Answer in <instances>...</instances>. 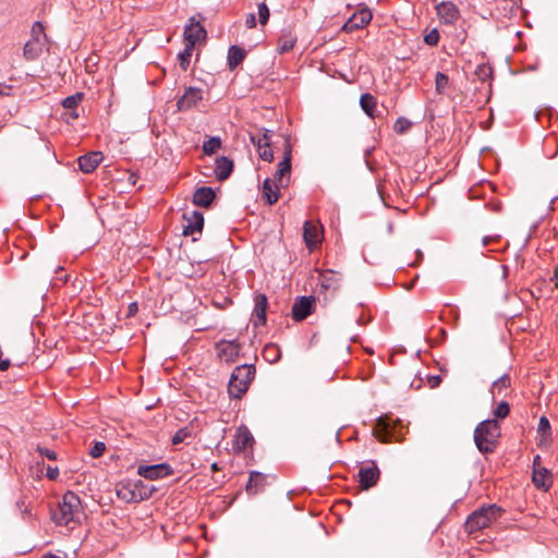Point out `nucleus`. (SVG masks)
<instances>
[{"label": "nucleus", "instance_id": "nucleus-39", "mask_svg": "<svg viewBox=\"0 0 558 558\" xmlns=\"http://www.w3.org/2000/svg\"><path fill=\"white\" fill-rule=\"evenodd\" d=\"M449 77L442 72H437L435 77V88L438 94H444L448 87Z\"/></svg>", "mask_w": 558, "mask_h": 558}, {"label": "nucleus", "instance_id": "nucleus-21", "mask_svg": "<svg viewBox=\"0 0 558 558\" xmlns=\"http://www.w3.org/2000/svg\"><path fill=\"white\" fill-rule=\"evenodd\" d=\"M267 485L266 475L258 471H251L246 484V492L250 495H257L265 489Z\"/></svg>", "mask_w": 558, "mask_h": 558}, {"label": "nucleus", "instance_id": "nucleus-29", "mask_svg": "<svg viewBox=\"0 0 558 558\" xmlns=\"http://www.w3.org/2000/svg\"><path fill=\"white\" fill-rule=\"evenodd\" d=\"M360 106L368 117H371V118L375 117L377 100L373 95H371L368 93L362 94V96L360 98Z\"/></svg>", "mask_w": 558, "mask_h": 558}, {"label": "nucleus", "instance_id": "nucleus-4", "mask_svg": "<svg viewBox=\"0 0 558 558\" xmlns=\"http://www.w3.org/2000/svg\"><path fill=\"white\" fill-rule=\"evenodd\" d=\"M255 376V366L253 364H243L236 366L230 377L228 391L231 398L241 399L247 391L251 381Z\"/></svg>", "mask_w": 558, "mask_h": 558}, {"label": "nucleus", "instance_id": "nucleus-55", "mask_svg": "<svg viewBox=\"0 0 558 558\" xmlns=\"http://www.w3.org/2000/svg\"><path fill=\"white\" fill-rule=\"evenodd\" d=\"M287 174L283 172H280L279 169L274 174V178L271 180H275L279 185H283V180Z\"/></svg>", "mask_w": 558, "mask_h": 558}, {"label": "nucleus", "instance_id": "nucleus-19", "mask_svg": "<svg viewBox=\"0 0 558 558\" xmlns=\"http://www.w3.org/2000/svg\"><path fill=\"white\" fill-rule=\"evenodd\" d=\"M253 444L254 437L250 429L247 428V426H239L233 439V449L236 451H244L247 448L252 447Z\"/></svg>", "mask_w": 558, "mask_h": 558}, {"label": "nucleus", "instance_id": "nucleus-52", "mask_svg": "<svg viewBox=\"0 0 558 558\" xmlns=\"http://www.w3.org/2000/svg\"><path fill=\"white\" fill-rule=\"evenodd\" d=\"M46 476L51 480V481H54L58 478L59 476V469L57 466H48L47 468V473H46Z\"/></svg>", "mask_w": 558, "mask_h": 558}, {"label": "nucleus", "instance_id": "nucleus-34", "mask_svg": "<svg viewBox=\"0 0 558 558\" xmlns=\"http://www.w3.org/2000/svg\"><path fill=\"white\" fill-rule=\"evenodd\" d=\"M291 159H292L291 146H290L289 142L287 141L286 147H284L283 159L278 163L277 169H279L280 172L289 174L291 172Z\"/></svg>", "mask_w": 558, "mask_h": 558}, {"label": "nucleus", "instance_id": "nucleus-49", "mask_svg": "<svg viewBox=\"0 0 558 558\" xmlns=\"http://www.w3.org/2000/svg\"><path fill=\"white\" fill-rule=\"evenodd\" d=\"M16 508L21 512L22 518L31 515V508L28 505H26L24 499L16 501Z\"/></svg>", "mask_w": 558, "mask_h": 558}, {"label": "nucleus", "instance_id": "nucleus-51", "mask_svg": "<svg viewBox=\"0 0 558 558\" xmlns=\"http://www.w3.org/2000/svg\"><path fill=\"white\" fill-rule=\"evenodd\" d=\"M2 356L3 351L2 348L0 347V372H5L11 366V361L9 359H2Z\"/></svg>", "mask_w": 558, "mask_h": 558}, {"label": "nucleus", "instance_id": "nucleus-47", "mask_svg": "<svg viewBox=\"0 0 558 558\" xmlns=\"http://www.w3.org/2000/svg\"><path fill=\"white\" fill-rule=\"evenodd\" d=\"M190 432L187 430V428H181L179 429L172 437V444L173 445H179L181 442H183L189 436H190Z\"/></svg>", "mask_w": 558, "mask_h": 558}, {"label": "nucleus", "instance_id": "nucleus-38", "mask_svg": "<svg viewBox=\"0 0 558 558\" xmlns=\"http://www.w3.org/2000/svg\"><path fill=\"white\" fill-rule=\"evenodd\" d=\"M136 484V493L141 496L143 495V500H147L151 497L153 493L156 490L155 487L145 484L142 480L134 481Z\"/></svg>", "mask_w": 558, "mask_h": 558}, {"label": "nucleus", "instance_id": "nucleus-18", "mask_svg": "<svg viewBox=\"0 0 558 558\" xmlns=\"http://www.w3.org/2000/svg\"><path fill=\"white\" fill-rule=\"evenodd\" d=\"M303 239L306 246L312 251L320 242L322 227L312 221H305L303 225Z\"/></svg>", "mask_w": 558, "mask_h": 558}, {"label": "nucleus", "instance_id": "nucleus-57", "mask_svg": "<svg viewBox=\"0 0 558 558\" xmlns=\"http://www.w3.org/2000/svg\"><path fill=\"white\" fill-rule=\"evenodd\" d=\"M488 206H489L490 210H493L495 213L501 211V203L500 202L489 203Z\"/></svg>", "mask_w": 558, "mask_h": 558}, {"label": "nucleus", "instance_id": "nucleus-37", "mask_svg": "<svg viewBox=\"0 0 558 558\" xmlns=\"http://www.w3.org/2000/svg\"><path fill=\"white\" fill-rule=\"evenodd\" d=\"M193 49H194V47L185 44L184 50L181 51L178 56L180 66L183 71H186L191 63V57H192Z\"/></svg>", "mask_w": 558, "mask_h": 558}, {"label": "nucleus", "instance_id": "nucleus-43", "mask_svg": "<svg viewBox=\"0 0 558 558\" xmlns=\"http://www.w3.org/2000/svg\"><path fill=\"white\" fill-rule=\"evenodd\" d=\"M257 9L259 23L265 25L269 20V9L265 2L258 3Z\"/></svg>", "mask_w": 558, "mask_h": 558}, {"label": "nucleus", "instance_id": "nucleus-28", "mask_svg": "<svg viewBox=\"0 0 558 558\" xmlns=\"http://www.w3.org/2000/svg\"><path fill=\"white\" fill-rule=\"evenodd\" d=\"M84 98V94L81 93V92H77L71 96H68L65 97L63 100H62V106L65 108V109H69L71 110L70 112V116L73 118V119H77L78 118V113L76 111V108L78 107V105L81 104V101L83 100Z\"/></svg>", "mask_w": 558, "mask_h": 558}, {"label": "nucleus", "instance_id": "nucleus-24", "mask_svg": "<svg viewBox=\"0 0 558 558\" xmlns=\"http://www.w3.org/2000/svg\"><path fill=\"white\" fill-rule=\"evenodd\" d=\"M215 191L211 187H197L193 194V203L199 207H209L215 198Z\"/></svg>", "mask_w": 558, "mask_h": 558}, {"label": "nucleus", "instance_id": "nucleus-30", "mask_svg": "<svg viewBox=\"0 0 558 558\" xmlns=\"http://www.w3.org/2000/svg\"><path fill=\"white\" fill-rule=\"evenodd\" d=\"M264 359L270 363H277L281 359V350L276 343H268L263 349Z\"/></svg>", "mask_w": 558, "mask_h": 558}, {"label": "nucleus", "instance_id": "nucleus-48", "mask_svg": "<svg viewBox=\"0 0 558 558\" xmlns=\"http://www.w3.org/2000/svg\"><path fill=\"white\" fill-rule=\"evenodd\" d=\"M37 452L41 456V457H46L47 459L49 460H57V453L56 451L51 450V449H48V448H45V447H40V446H37Z\"/></svg>", "mask_w": 558, "mask_h": 558}, {"label": "nucleus", "instance_id": "nucleus-10", "mask_svg": "<svg viewBox=\"0 0 558 558\" xmlns=\"http://www.w3.org/2000/svg\"><path fill=\"white\" fill-rule=\"evenodd\" d=\"M315 303L316 300L312 295L296 298L292 305V318L295 322L304 320L314 312Z\"/></svg>", "mask_w": 558, "mask_h": 558}, {"label": "nucleus", "instance_id": "nucleus-50", "mask_svg": "<svg viewBox=\"0 0 558 558\" xmlns=\"http://www.w3.org/2000/svg\"><path fill=\"white\" fill-rule=\"evenodd\" d=\"M550 430V424L547 417L542 416L538 423V432L545 434Z\"/></svg>", "mask_w": 558, "mask_h": 558}, {"label": "nucleus", "instance_id": "nucleus-12", "mask_svg": "<svg viewBox=\"0 0 558 558\" xmlns=\"http://www.w3.org/2000/svg\"><path fill=\"white\" fill-rule=\"evenodd\" d=\"M373 14L369 9L363 8L353 13L351 17L342 25V31L352 33L365 27L372 21Z\"/></svg>", "mask_w": 558, "mask_h": 558}, {"label": "nucleus", "instance_id": "nucleus-45", "mask_svg": "<svg viewBox=\"0 0 558 558\" xmlns=\"http://www.w3.org/2000/svg\"><path fill=\"white\" fill-rule=\"evenodd\" d=\"M439 32L436 28H434L425 35L424 43L428 46H436L439 43Z\"/></svg>", "mask_w": 558, "mask_h": 558}, {"label": "nucleus", "instance_id": "nucleus-15", "mask_svg": "<svg viewBox=\"0 0 558 558\" xmlns=\"http://www.w3.org/2000/svg\"><path fill=\"white\" fill-rule=\"evenodd\" d=\"M436 13L442 24H453L460 15L458 7L451 1H441L436 5Z\"/></svg>", "mask_w": 558, "mask_h": 558}, {"label": "nucleus", "instance_id": "nucleus-17", "mask_svg": "<svg viewBox=\"0 0 558 558\" xmlns=\"http://www.w3.org/2000/svg\"><path fill=\"white\" fill-rule=\"evenodd\" d=\"M203 99V90L197 87H189L178 99L177 106L180 111H185L196 106Z\"/></svg>", "mask_w": 558, "mask_h": 558}, {"label": "nucleus", "instance_id": "nucleus-11", "mask_svg": "<svg viewBox=\"0 0 558 558\" xmlns=\"http://www.w3.org/2000/svg\"><path fill=\"white\" fill-rule=\"evenodd\" d=\"M218 357L226 363H233L240 354L241 344L236 340H220L216 343Z\"/></svg>", "mask_w": 558, "mask_h": 558}, {"label": "nucleus", "instance_id": "nucleus-54", "mask_svg": "<svg viewBox=\"0 0 558 558\" xmlns=\"http://www.w3.org/2000/svg\"><path fill=\"white\" fill-rule=\"evenodd\" d=\"M500 239V235H486L482 239L483 246H487L493 242H496Z\"/></svg>", "mask_w": 558, "mask_h": 558}, {"label": "nucleus", "instance_id": "nucleus-5", "mask_svg": "<svg viewBox=\"0 0 558 558\" xmlns=\"http://www.w3.org/2000/svg\"><path fill=\"white\" fill-rule=\"evenodd\" d=\"M398 428H401L399 421L383 416L376 421L373 427V435L381 442L401 441L402 435Z\"/></svg>", "mask_w": 558, "mask_h": 558}, {"label": "nucleus", "instance_id": "nucleus-46", "mask_svg": "<svg viewBox=\"0 0 558 558\" xmlns=\"http://www.w3.org/2000/svg\"><path fill=\"white\" fill-rule=\"evenodd\" d=\"M106 451V445L102 441H96L94 446L89 450V454L93 458H99L101 457Z\"/></svg>", "mask_w": 558, "mask_h": 558}, {"label": "nucleus", "instance_id": "nucleus-41", "mask_svg": "<svg viewBox=\"0 0 558 558\" xmlns=\"http://www.w3.org/2000/svg\"><path fill=\"white\" fill-rule=\"evenodd\" d=\"M509 412H510L509 403L506 401H501L495 408L494 415L496 418L502 420L509 415Z\"/></svg>", "mask_w": 558, "mask_h": 558}, {"label": "nucleus", "instance_id": "nucleus-53", "mask_svg": "<svg viewBox=\"0 0 558 558\" xmlns=\"http://www.w3.org/2000/svg\"><path fill=\"white\" fill-rule=\"evenodd\" d=\"M245 25L247 28H254L256 26V17L254 13L246 15Z\"/></svg>", "mask_w": 558, "mask_h": 558}, {"label": "nucleus", "instance_id": "nucleus-9", "mask_svg": "<svg viewBox=\"0 0 558 558\" xmlns=\"http://www.w3.org/2000/svg\"><path fill=\"white\" fill-rule=\"evenodd\" d=\"M207 32L199 21L195 16L190 17L189 23L184 28V43L189 46L195 47V45L202 40H205Z\"/></svg>", "mask_w": 558, "mask_h": 558}, {"label": "nucleus", "instance_id": "nucleus-22", "mask_svg": "<svg viewBox=\"0 0 558 558\" xmlns=\"http://www.w3.org/2000/svg\"><path fill=\"white\" fill-rule=\"evenodd\" d=\"M47 46L46 43H43L38 39H29L25 43L24 47H23V57L25 60L27 61H34V60H37L45 47Z\"/></svg>", "mask_w": 558, "mask_h": 558}, {"label": "nucleus", "instance_id": "nucleus-60", "mask_svg": "<svg viewBox=\"0 0 558 558\" xmlns=\"http://www.w3.org/2000/svg\"><path fill=\"white\" fill-rule=\"evenodd\" d=\"M43 558H60V557L54 554L49 553V554L44 555Z\"/></svg>", "mask_w": 558, "mask_h": 558}, {"label": "nucleus", "instance_id": "nucleus-25", "mask_svg": "<svg viewBox=\"0 0 558 558\" xmlns=\"http://www.w3.org/2000/svg\"><path fill=\"white\" fill-rule=\"evenodd\" d=\"M233 161L225 156L216 159L215 175L218 181L227 180L233 171Z\"/></svg>", "mask_w": 558, "mask_h": 558}, {"label": "nucleus", "instance_id": "nucleus-36", "mask_svg": "<svg viewBox=\"0 0 558 558\" xmlns=\"http://www.w3.org/2000/svg\"><path fill=\"white\" fill-rule=\"evenodd\" d=\"M31 39H38L43 43L48 44V37L45 33V27L41 22L37 21L33 24L31 29Z\"/></svg>", "mask_w": 558, "mask_h": 558}, {"label": "nucleus", "instance_id": "nucleus-14", "mask_svg": "<svg viewBox=\"0 0 558 558\" xmlns=\"http://www.w3.org/2000/svg\"><path fill=\"white\" fill-rule=\"evenodd\" d=\"M268 306L267 296L263 293L254 298V310L251 317V323L255 328L266 324V312Z\"/></svg>", "mask_w": 558, "mask_h": 558}, {"label": "nucleus", "instance_id": "nucleus-56", "mask_svg": "<svg viewBox=\"0 0 558 558\" xmlns=\"http://www.w3.org/2000/svg\"><path fill=\"white\" fill-rule=\"evenodd\" d=\"M440 381H441L440 376H432L428 378V383L432 388L438 386Z\"/></svg>", "mask_w": 558, "mask_h": 558}, {"label": "nucleus", "instance_id": "nucleus-44", "mask_svg": "<svg viewBox=\"0 0 558 558\" xmlns=\"http://www.w3.org/2000/svg\"><path fill=\"white\" fill-rule=\"evenodd\" d=\"M475 73L478 76V78L484 82L492 76L493 70L490 66L482 63L477 66Z\"/></svg>", "mask_w": 558, "mask_h": 558}, {"label": "nucleus", "instance_id": "nucleus-1", "mask_svg": "<svg viewBox=\"0 0 558 558\" xmlns=\"http://www.w3.org/2000/svg\"><path fill=\"white\" fill-rule=\"evenodd\" d=\"M500 434L497 420L488 418L481 422L474 429V442L478 451L483 454L494 452Z\"/></svg>", "mask_w": 558, "mask_h": 558}, {"label": "nucleus", "instance_id": "nucleus-31", "mask_svg": "<svg viewBox=\"0 0 558 558\" xmlns=\"http://www.w3.org/2000/svg\"><path fill=\"white\" fill-rule=\"evenodd\" d=\"M251 142L256 147V149H259V147H264V143L268 142L270 143L271 140V131L263 129L262 133H252L250 135Z\"/></svg>", "mask_w": 558, "mask_h": 558}, {"label": "nucleus", "instance_id": "nucleus-7", "mask_svg": "<svg viewBox=\"0 0 558 558\" xmlns=\"http://www.w3.org/2000/svg\"><path fill=\"white\" fill-rule=\"evenodd\" d=\"M357 476L360 487L367 490L377 484L380 471L374 460H367L361 464Z\"/></svg>", "mask_w": 558, "mask_h": 558}, {"label": "nucleus", "instance_id": "nucleus-27", "mask_svg": "<svg viewBox=\"0 0 558 558\" xmlns=\"http://www.w3.org/2000/svg\"><path fill=\"white\" fill-rule=\"evenodd\" d=\"M245 57H246V51L243 48H241L236 45L230 46L228 49V66H229V69L231 71L236 69L243 62Z\"/></svg>", "mask_w": 558, "mask_h": 558}, {"label": "nucleus", "instance_id": "nucleus-26", "mask_svg": "<svg viewBox=\"0 0 558 558\" xmlns=\"http://www.w3.org/2000/svg\"><path fill=\"white\" fill-rule=\"evenodd\" d=\"M532 481L537 488L544 490H547L553 484L551 474L546 468L535 466L533 469Z\"/></svg>", "mask_w": 558, "mask_h": 558}, {"label": "nucleus", "instance_id": "nucleus-40", "mask_svg": "<svg viewBox=\"0 0 558 558\" xmlns=\"http://www.w3.org/2000/svg\"><path fill=\"white\" fill-rule=\"evenodd\" d=\"M411 126V121H409L407 118L400 117L395 122L393 130L397 134H404L410 130Z\"/></svg>", "mask_w": 558, "mask_h": 558}, {"label": "nucleus", "instance_id": "nucleus-16", "mask_svg": "<svg viewBox=\"0 0 558 558\" xmlns=\"http://www.w3.org/2000/svg\"><path fill=\"white\" fill-rule=\"evenodd\" d=\"M136 484L134 481L121 482L117 485V496L124 502H140L143 501V495L141 496L136 492Z\"/></svg>", "mask_w": 558, "mask_h": 558}, {"label": "nucleus", "instance_id": "nucleus-2", "mask_svg": "<svg viewBox=\"0 0 558 558\" xmlns=\"http://www.w3.org/2000/svg\"><path fill=\"white\" fill-rule=\"evenodd\" d=\"M505 510L496 504L483 506L473 511L464 523L465 531L469 534H473L480 530L490 526L496 522Z\"/></svg>", "mask_w": 558, "mask_h": 558}, {"label": "nucleus", "instance_id": "nucleus-59", "mask_svg": "<svg viewBox=\"0 0 558 558\" xmlns=\"http://www.w3.org/2000/svg\"><path fill=\"white\" fill-rule=\"evenodd\" d=\"M136 311H137V304H136V303H132V304H130V306H129V312H130V314H133V313H135Z\"/></svg>", "mask_w": 558, "mask_h": 558}, {"label": "nucleus", "instance_id": "nucleus-23", "mask_svg": "<svg viewBox=\"0 0 558 558\" xmlns=\"http://www.w3.org/2000/svg\"><path fill=\"white\" fill-rule=\"evenodd\" d=\"M280 185L270 178H267L263 182L262 195L268 205H274L279 199Z\"/></svg>", "mask_w": 558, "mask_h": 558}, {"label": "nucleus", "instance_id": "nucleus-13", "mask_svg": "<svg viewBox=\"0 0 558 558\" xmlns=\"http://www.w3.org/2000/svg\"><path fill=\"white\" fill-rule=\"evenodd\" d=\"M185 225L183 226L184 235H193L196 232H202L204 227V216L198 210L185 211L183 214Z\"/></svg>", "mask_w": 558, "mask_h": 558}, {"label": "nucleus", "instance_id": "nucleus-42", "mask_svg": "<svg viewBox=\"0 0 558 558\" xmlns=\"http://www.w3.org/2000/svg\"><path fill=\"white\" fill-rule=\"evenodd\" d=\"M257 151H258L259 158L263 159L264 161L271 162L274 160V153L270 148V143L265 142L264 147H259V149H257Z\"/></svg>", "mask_w": 558, "mask_h": 558}, {"label": "nucleus", "instance_id": "nucleus-32", "mask_svg": "<svg viewBox=\"0 0 558 558\" xmlns=\"http://www.w3.org/2000/svg\"><path fill=\"white\" fill-rule=\"evenodd\" d=\"M511 379L509 375L505 374L497 378L490 388V392L493 395V398L496 397V395H500L501 391L510 386Z\"/></svg>", "mask_w": 558, "mask_h": 558}, {"label": "nucleus", "instance_id": "nucleus-62", "mask_svg": "<svg viewBox=\"0 0 558 558\" xmlns=\"http://www.w3.org/2000/svg\"><path fill=\"white\" fill-rule=\"evenodd\" d=\"M210 468H211V470H213L214 472H216V471H218V470H219V466H218V464H217L216 462H214V463L211 464V466H210Z\"/></svg>", "mask_w": 558, "mask_h": 558}, {"label": "nucleus", "instance_id": "nucleus-6", "mask_svg": "<svg viewBox=\"0 0 558 558\" xmlns=\"http://www.w3.org/2000/svg\"><path fill=\"white\" fill-rule=\"evenodd\" d=\"M342 276L331 269L320 270L318 276L319 293L325 298L333 296L341 287Z\"/></svg>", "mask_w": 558, "mask_h": 558}, {"label": "nucleus", "instance_id": "nucleus-8", "mask_svg": "<svg viewBox=\"0 0 558 558\" xmlns=\"http://www.w3.org/2000/svg\"><path fill=\"white\" fill-rule=\"evenodd\" d=\"M174 473L172 466L168 463H158L151 465H138L137 474L146 480L155 481L167 477Z\"/></svg>", "mask_w": 558, "mask_h": 558}, {"label": "nucleus", "instance_id": "nucleus-20", "mask_svg": "<svg viewBox=\"0 0 558 558\" xmlns=\"http://www.w3.org/2000/svg\"><path fill=\"white\" fill-rule=\"evenodd\" d=\"M101 160L102 154L100 151H92L78 157L77 163L81 171L90 173L99 166Z\"/></svg>", "mask_w": 558, "mask_h": 558}, {"label": "nucleus", "instance_id": "nucleus-33", "mask_svg": "<svg viewBox=\"0 0 558 558\" xmlns=\"http://www.w3.org/2000/svg\"><path fill=\"white\" fill-rule=\"evenodd\" d=\"M296 38L291 35H283L278 40L277 50L279 53H286L292 50L295 46Z\"/></svg>", "mask_w": 558, "mask_h": 558}, {"label": "nucleus", "instance_id": "nucleus-58", "mask_svg": "<svg viewBox=\"0 0 558 558\" xmlns=\"http://www.w3.org/2000/svg\"><path fill=\"white\" fill-rule=\"evenodd\" d=\"M535 466H537V468H542V466H541V457H539L538 454H537V456H535V457H534V459H533V469H534Z\"/></svg>", "mask_w": 558, "mask_h": 558}, {"label": "nucleus", "instance_id": "nucleus-61", "mask_svg": "<svg viewBox=\"0 0 558 558\" xmlns=\"http://www.w3.org/2000/svg\"><path fill=\"white\" fill-rule=\"evenodd\" d=\"M553 280H555L556 281V286H558V268L554 272Z\"/></svg>", "mask_w": 558, "mask_h": 558}, {"label": "nucleus", "instance_id": "nucleus-3", "mask_svg": "<svg viewBox=\"0 0 558 558\" xmlns=\"http://www.w3.org/2000/svg\"><path fill=\"white\" fill-rule=\"evenodd\" d=\"M81 512V498L73 492H66L57 509L52 511V519L58 525H68L76 521Z\"/></svg>", "mask_w": 558, "mask_h": 558}, {"label": "nucleus", "instance_id": "nucleus-35", "mask_svg": "<svg viewBox=\"0 0 558 558\" xmlns=\"http://www.w3.org/2000/svg\"><path fill=\"white\" fill-rule=\"evenodd\" d=\"M221 147V138L213 136L203 143V153L205 155H213Z\"/></svg>", "mask_w": 558, "mask_h": 558}]
</instances>
